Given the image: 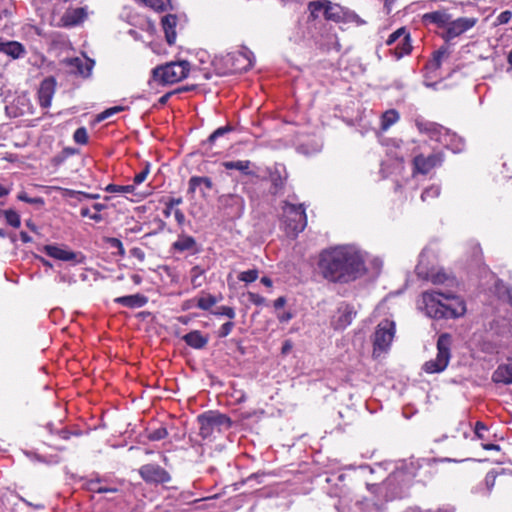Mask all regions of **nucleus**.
Instances as JSON below:
<instances>
[{
  "label": "nucleus",
  "instance_id": "nucleus-44",
  "mask_svg": "<svg viewBox=\"0 0 512 512\" xmlns=\"http://www.w3.org/2000/svg\"><path fill=\"white\" fill-rule=\"evenodd\" d=\"M212 314L215 316H226L229 319H233L236 315L235 310L229 306H220L217 307Z\"/></svg>",
  "mask_w": 512,
  "mask_h": 512
},
{
  "label": "nucleus",
  "instance_id": "nucleus-35",
  "mask_svg": "<svg viewBox=\"0 0 512 512\" xmlns=\"http://www.w3.org/2000/svg\"><path fill=\"white\" fill-rule=\"evenodd\" d=\"M339 10L340 7L338 5L328 1L323 14L328 20L338 21L341 18Z\"/></svg>",
  "mask_w": 512,
  "mask_h": 512
},
{
  "label": "nucleus",
  "instance_id": "nucleus-9",
  "mask_svg": "<svg viewBox=\"0 0 512 512\" xmlns=\"http://www.w3.org/2000/svg\"><path fill=\"white\" fill-rule=\"evenodd\" d=\"M416 273L420 278L429 280L435 285L445 284L448 287H453L456 285V280L445 273L442 269H427L424 263L423 254L420 256V261L416 266Z\"/></svg>",
  "mask_w": 512,
  "mask_h": 512
},
{
  "label": "nucleus",
  "instance_id": "nucleus-59",
  "mask_svg": "<svg viewBox=\"0 0 512 512\" xmlns=\"http://www.w3.org/2000/svg\"><path fill=\"white\" fill-rule=\"evenodd\" d=\"M485 483L490 491L495 484V475L488 473L485 477Z\"/></svg>",
  "mask_w": 512,
  "mask_h": 512
},
{
  "label": "nucleus",
  "instance_id": "nucleus-54",
  "mask_svg": "<svg viewBox=\"0 0 512 512\" xmlns=\"http://www.w3.org/2000/svg\"><path fill=\"white\" fill-rule=\"evenodd\" d=\"M108 242H109V244H110V246H111L112 248H115V249H117V250H118V253H119L121 256H123V255L125 254V249H124V247H123L122 242H121L119 239H117V238H110V239L108 240Z\"/></svg>",
  "mask_w": 512,
  "mask_h": 512
},
{
  "label": "nucleus",
  "instance_id": "nucleus-63",
  "mask_svg": "<svg viewBox=\"0 0 512 512\" xmlns=\"http://www.w3.org/2000/svg\"><path fill=\"white\" fill-rule=\"evenodd\" d=\"M99 197H100L99 194H91V193L83 192L82 200L83 199H98Z\"/></svg>",
  "mask_w": 512,
  "mask_h": 512
},
{
  "label": "nucleus",
  "instance_id": "nucleus-60",
  "mask_svg": "<svg viewBox=\"0 0 512 512\" xmlns=\"http://www.w3.org/2000/svg\"><path fill=\"white\" fill-rule=\"evenodd\" d=\"M286 304V298L281 296V297H278L275 301H274V307L276 309H279L281 307H283L284 305Z\"/></svg>",
  "mask_w": 512,
  "mask_h": 512
},
{
  "label": "nucleus",
  "instance_id": "nucleus-33",
  "mask_svg": "<svg viewBox=\"0 0 512 512\" xmlns=\"http://www.w3.org/2000/svg\"><path fill=\"white\" fill-rule=\"evenodd\" d=\"M450 55L449 47L442 46L434 52L433 59L430 62V66L433 69H438L441 66L443 60L447 59Z\"/></svg>",
  "mask_w": 512,
  "mask_h": 512
},
{
  "label": "nucleus",
  "instance_id": "nucleus-19",
  "mask_svg": "<svg viewBox=\"0 0 512 512\" xmlns=\"http://www.w3.org/2000/svg\"><path fill=\"white\" fill-rule=\"evenodd\" d=\"M56 83L54 79L47 78L42 81L38 90L39 104L42 108H48L51 106L52 98L55 93Z\"/></svg>",
  "mask_w": 512,
  "mask_h": 512
},
{
  "label": "nucleus",
  "instance_id": "nucleus-42",
  "mask_svg": "<svg viewBox=\"0 0 512 512\" xmlns=\"http://www.w3.org/2000/svg\"><path fill=\"white\" fill-rule=\"evenodd\" d=\"M440 195V187L437 185H432L426 188L422 194L421 199L423 202L428 201L429 199L437 198Z\"/></svg>",
  "mask_w": 512,
  "mask_h": 512
},
{
  "label": "nucleus",
  "instance_id": "nucleus-13",
  "mask_svg": "<svg viewBox=\"0 0 512 512\" xmlns=\"http://www.w3.org/2000/svg\"><path fill=\"white\" fill-rule=\"evenodd\" d=\"M139 474L147 483L163 484L171 480L170 474L157 464H146L140 467Z\"/></svg>",
  "mask_w": 512,
  "mask_h": 512
},
{
  "label": "nucleus",
  "instance_id": "nucleus-34",
  "mask_svg": "<svg viewBox=\"0 0 512 512\" xmlns=\"http://www.w3.org/2000/svg\"><path fill=\"white\" fill-rule=\"evenodd\" d=\"M217 302H218V299L215 296H213L211 294H203L197 298L196 306L202 310H209Z\"/></svg>",
  "mask_w": 512,
  "mask_h": 512
},
{
  "label": "nucleus",
  "instance_id": "nucleus-61",
  "mask_svg": "<svg viewBox=\"0 0 512 512\" xmlns=\"http://www.w3.org/2000/svg\"><path fill=\"white\" fill-rule=\"evenodd\" d=\"M292 318V314L290 312H284L280 315H278V319L280 322H288L289 320H291Z\"/></svg>",
  "mask_w": 512,
  "mask_h": 512
},
{
  "label": "nucleus",
  "instance_id": "nucleus-37",
  "mask_svg": "<svg viewBox=\"0 0 512 512\" xmlns=\"http://www.w3.org/2000/svg\"><path fill=\"white\" fill-rule=\"evenodd\" d=\"M204 270L201 269L199 266H194L190 271L191 276V284L194 288H198L203 284L202 278H203Z\"/></svg>",
  "mask_w": 512,
  "mask_h": 512
},
{
  "label": "nucleus",
  "instance_id": "nucleus-56",
  "mask_svg": "<svg viewBox=\"0 0 512 512\" xmlns=\"http://www.w3.org/2000/svg\"><path fill=\"white\" fill-rule=\"evenodd\" d=\"M60 283H67L68 285H72L76 282L75 278L66 273H60L57 278Z\"/></svg>",
  "mask_w": 512,
  "mask_h": 512
},
{
  "label": "nucleus",
  "instance_id": "nucleus-55",
  "mask_svg": "<svg viewBox=\"0 0 512 512\" xmlns=\"http://www.w3.org/2000/svg\"><path fill=\"white\" fill-rule=\"evenodd\" d=\"M64 191V196L66 197H69V198H75L76 200L78 201H82V195H83V192L82 191H76V190H71V189H63Z\"/></svg>",
  "mask_w": 512,
  "mask_h": 512
},
{
  "label": "nucleus",
  "instance_id": "nucleus-6",
  "mask_svg": "<svg viewBox=\"0 0 512 512\" xmlns=\"http://www.w3.org/2000/svg\"><path fill=\"white\" fill-rule=\"evenodd\" d=\"M395 335V323L388 319L382 320L376 328L373 339V354L379 356L381 353L386 352Z\"/></svg>",
  "mask_w": 512,
  "mask_h": 512
},
{
  "label": "nucleus",
  "instance_id": "nucleus-2",
  "mask_svg": "<svg viewBox=\"0 0 512 512\" xmlns=\"http://www.w3.org/2000/svg\"><path fill=\"white\" fill-rule=\"evenodd\" d=\"M419 307L434 319H450L463 316L466 312L464 301L452 292L432 290L422 293Z\"/></svg>",
  "mask_w": 512,
  "mask_h": 512
},
{
  "label": "nucleus",
  "instance_id": "nucleus-57",
  "mask_svg": "<svg viewBox=\"0 0 512 512\" xmlns=\"http://www.w3.org/2000/svg\"><path fill=\"white\" fill-rule=\"evenodd\" d=\"M174 216L179 225L182 226L185 223V220H186L185 215L180 209L174 210Z\"/></svg>",
  "mask_w": 512,
  "mask_h": 512
},
{
  "label": "nucleus",
  "instance_id": "nucleus-26",
  "mask_svg": "<svg viewBox=\"0 0 512 512\" xmlns=\"http://www.w3.org/2000/svg\"><path fill=\"white\" fill-rule=\"evenodd\" d=\"M183 340L194 349H202L207 345L209 338L200 331L194 330L184 335Z\"/></svg>",
  "mask_w": 512,
  "mask_h": 512
},
{
  "label": "nucleus",
  "instance_id": "nucleus-39",
  "mask_svg": "<svg viewBox=\"0 0 512 512\" xmlns=\"http://www.w3.org/2000/svg\"><path fill=\"white\" fill-rule=\"evenodd\" d=\"M145 6L152 8L155 11H164L168 6L169 0H141Z\"/></svg>",
  "mask_w": 512,
  "mask_h": 512
},
{
  "label": "nucleus",
  "instance_id": "nucleus-40",
  "mask_svg": "<svg viewBox=\"0 0 512 512\" xmlns=\"http://www.w3.org/2000/svg\"><path fill=\"white\" fill-rule=\"evenodd\" d=\"M134 190H135L134 185L109 184L105 188V191H107L109 193H132Z\"/></svg>",
  "mask_w": 512,
  "mask_h": 512
},
{
  "label": "nucleus",
  "instance_id": "nucleus-36",
  "mask_svg": "<svg viewBox=\"0 0 512 512\" xmlns=\"http://www.w3.org/2000/svg\"><path fill=\"white\" fill-rule=\"evenodd\" d=\"M233 130V127L231 125H226L224 127H220L216 129L209 137L208 139L203 143V145H213L216 140L219 137H222L226 135L227 133L231 132Z\"/></svg>",
  "mask_w": 512,
  "mask_h": 512
},
{
  "label": "nucleus",
  "instance_id": "nucleus-7",
  "mask_svg": "<svg viewBox=\"0 0 512 512\" xmlns=\"http://www.w3.org/2000/svg\"><path fill=\"white\" fill-rule=\"evenodd\" d=\"M200 423V436L202 438H208L214 434V432H220L221 428H229L231 426V420L220 413H207L198 416Z\"/></svg>",
  "mask_w": 512,
  "mask_h": 512
},
{
  "label": "nucleus",
  "instance_id": "nucleus-10",
  "mask_svg": "<svg viewBox=\"0 0 512 512\" xmlns=\"http://www.w3.org/2000/svg\"><path fill=\"white\" fill-rule=\"evenodd\" d=\"M444 161V156L441 152H436L425 156L423 154L416 155L412 161L413 175L415 174H428L432 169L441 166Z\"/></svg>",
  "mask_w": 512,
  "mask_h": 512
},
{
  "label": "nucleus",
  "instance_id": "nucleus-51",
  "mask_svg": "<svg viewBox=\"0 0 512 512\" xmlns=\"http://www.w3.org/2000/svg\"><path fill=\"white\" fill-rule=\"evenodd\" d=\"M234 328V323L231 322V321H228L226 323H224L221 328L219 329V337H226L228 336L231 331L233 330Z\"/></svg>",
  "mask_w": 512,
  "mask_h": 512
},
{
  "label": "nucleus",
  "instance_id": "nucleus-62",
  "mask_svg": "<svg viewBox=\"0 0 512 512\" xmlns=\"http://www.w3.org/2000/svg\"><path fill=\"white\" fill-rule=\"evenodd\" d=\"M167 202H168V204H170V206H172L174 208L175 206L182 204L183 200L181 197H178V198H170Z\"/></svg>",
  "mask_w": 512,
  "mask_h": 512
},
{
  "label": "nucleus",
  "instance_id": "nucleus-15",
  "mask_svg": "<svg viewBox=\"0 0 512 512\" xmlns=\"http://www.w3.org/2000/svg\"><path fill=\"white\" fill-rule=\"evenodd\" d=\"M62 63L70 73L80 75L82 77H89L95 64L92 59L87 57L66 58Z\"/></svg>",
  "mask_w": 512,
  "mask_h": 512
},
{
  "label": "nucleus",
  "instance_id": "nucleus-31",
  "mask_svg": "<svg viewBox=\"0 0 512 512\" xmlns=\"http://www.w3.org/2000/svg\"><path fill=\"white\" fill-rule=\"evenodd\" d=\"M222 166L227 170H238L244 175H252L250 171L251 162L249 160L225 161Z\"/></svg>",
  "mask_w": 512,
  "mask_h": 512
},
{
  "label": "nucleus",
  "instance_id": "nucleus-14",
  "mask_svg": "<svg viewBox=\"0 0 512 512\" xmlns=\"http://www.w3.org/2000/svg\"><path fill=\"white\" fill-rule=\"evenodd\" d=\"M268 175L271 182L270 192L273 195L282 193L288 178L285 165L281 163L274 164L268 169Z\"/></svg>",
  "mask_w": 512,
  "mask_h": 512
},
{
  "label": "nucleus",
  "instance_id": "nucleus-3",
  "mask_svg": "<svg viewBox=\"0 0 512 512\" xmlns=\"http://www.w3.org/2000/svg\"><path fill=\"white\" fill-rule=\"evenodd\" d=\"M212 64L219 75L244 72L252 67L253 54L247 48H242L226 55L215 56Z\"/></svg>",
  "mask_w": 512,
  "mask_h": 512
},
{
  "label": "nucleus",
  "instance_id": "nucleus-45",
  "mask_svg": "<svg viewBox=\"0 0 512 512\" xmlns=\"http://www.w3.org/2000/svg\"><path fill=\"white\" fill-rule=\"evenodd\" d=\"M73 139L77 144L84 145L88 142V133L85 127L76 129L73 135Z\"/></svg>",
  "mask_w": 512,
  "mask_h": 512
},
{
  "label": "nucleus",
  "instance_id": "nucleus-49",
  "mask_svg": "<svg viewBox=\"0 0 512 512\" xmlns=\"http://www.w3.org/2000/svg\"><path fill=\"white\" fill-rule=\"evenodd\" d=\"M149 168H150V165L146 164L145 168L141 172H139L138 174L135 175V177L133 179V182L135 185H139L146 180V178L150 172Z\"/></svg>",
  "mask_w": 512,
  "mask_h": 512
},
{
  "label": "nucleus",
  "instance_id": "nucleus-1",
  "mask_svg": "<svg viewBox=\"0 0 512 512\" xmlns=\"http://www.w3.org/2000/svg\"><path fill=\"white\" fill-rule=\"evenodd\" d=\"M366 253L355 245H338L321 252L318 267L330 282L348 283L366 272Z\"/></svg>",
  "mask_w": 512,
  "mask_h": 512
},
{
  "label": "nucleus",
  "instance_id": "nucleus-30",
  "mask_svg": "<svg viewBox=\"0 0 512 512\" xmlns=\"http://www.w3.org/2000/svg\"><path fill=\"white\" fill-rule=\"evenodd\" d=\"M202 186L207 189H212V180L209 177L193 176L188 182V193L194 194L196 190Z\"/></svg>",
  "mask_w": 512,
  "mask_h": 512
},
{
  "label": "nucleus",
  "instance_id": "nucleus-8",
  "mask_svg": "<svg viewBox=\"0 0 512 512\" xmlns=\"http://www.w3.org/2000/svg\"><path fill=\"white\" fill-rule=\"evenodd\" d=\"M282 208L285 221L292 232H302L307 225V217L303 205H295L285 201Z\"/></svg>",
  "mask_w": 512,
  "mask_h": 512
},
{
  "label": "nucleus",
  "instance_id": "nucleus-22",
  "mask_svg": "<svg viewBox=\"0 0 512 512\" xmlns=\"http://www.w3.org/2000/svg\"><path fill=\"white\" fill-rule=\"evenodd\" d=\"M450 14L446 10H437L423 15V21L426 24H436L439 27L448 26Z\"/></svg>",
  "mask_w": 512,
  "mask_h": 512
},
{
  "label": "nucleus",
  "instance_id": "nucleus-53",
  "mask_svg": "<svg viewBox=\"0 0 512 512\" xmlns=\"http://www.w3.org/2000/svg\"><path fill=\"white\" fill-rule=\"evenodd\" d=\"M18 199L21 201H24L29 204H43V199L36 197V198H30L26 193H20L18 195Z\"/></svg>",
  "mask_w": 512,
  "mask_h": 512
},
{
  "label": "nucleus",
  "instance_id": "nucleus-28",
  "mask_svg": "<svg viewBox=\"0 0 512 512\" xmlns=\"http://www.w3.org/2000/svg\"><path fill=\"white\" fill-rule=\"evenodd\" d=\"M492 378L496 383L512 384V363L500 365Z\"/></svg>",
  "mask_w": 512,
  "mask_h": 512
},
{
  "label": "nucleus",
  "instance_id": "nucleus-4",
  "mask_svg": "<svg viewBox=\"0 0 512 512\" xmlns=\"http://www.w3.org/2000/svg\"><path fill=\"white\" fill-rule=\"evenodd\" d=\"M451 336L447 333L441 334L437 340V355L435 359L427 361L423 369L427 373H440L446 369L449 364L451 354Z\"/></svg>",
  "mask_w": 512,
  "mask_h": 512
},
{
  "label": "nucleus",
  "instance_id": "nucleus-11",
  "mask_svg": "<svg viewBox=\"0 0 512 512\" xmlns=\"http://www.w3.org/2000/svg\"><path fill=\"white\" fill-rule=\"evenodd\" d=\"M476 22L477 19L473 17H460L453 21L450 19L442 37L445 41H450L470 30L475 26Z\"/></svg>",
  "mask_w": 512,
  "mask_h": 512
},
{
  "label": "nucleus",
  "instance_id": "nucleus-41",
  "mask_svg": "<svg viewBox=\"0 0 512 512\" xmlns=\"http://www.w3.org/2000/svg\"><path fill=\"white\" fill-rule=\"evenodd\" d=\"M88 489L95 493H114L117 491L116 488L100 486V482L98 480L90 481L88 483Z\"/></svg>",
  "mask_w": 512,
  "mask_h": 512
},
{
  "label": "nucleus",
  "instance_id": "nucleus-47",
  "mask_svg": "<svg viewBox=\"0 0 512 512\" xmlns=\"http://www.w3.org/2000/svg\"><path fill=\"white\" fill-rule=\"evenodd\" d=\"M124 110H125V108L123 106H114V107L108 108L97 116V120L103 121V120L115 115L116 113L122 112Z\"/></svg>",
  "mask_w": 512,
  "mask_h": 512
},
{
  "label": "nucleus",
  "instance_id": "nucleus-43",
  "mask_svg": "<svg viewBox=\"0 0 512 512\" xmlns=\"http://www.w3.org/2000/svg\"><path fill=\"white\" fill-rule=\"evenodd\" d=\"M168 436V431L165 427L161 426L148 433V439L151 441H159Z\"/></svg>",
  "mask_w": 512,
  "mask_h": 512
},
{
  "label": "nucleus",
  "instance_id": "nucleus-18",
  "mask_svg": "<svg viewBox=\"0 0 512 512\" xmlns=\"http://www.w3.org/2000/svg\"><path fill=\"white\" fill-rule=\"evenodd\" d=\"M220 204L229 208L230 214L234 217H240L244 211L245 202L244 199L237 194H225L219 198Z\"/></svg>",
  "mask_w": 512,
  "mask_h": 512
},
{
  "label": "nucleus",
  "instance_id": "nucleus-27",
  "mask_svg": "<svg viewBox=\"0 0 512 512\" xmlns=\"http://www.w3.org/2000/svg\"><path fill=\"white\" fill-rule=\"evenodd\" d=\"M114 301L125 307L140 308L147 303V297L141 294H134L118 297Z\"/></svg>",
  "mask_w": 512,
  "mask_h": 512
},
{
  "label": "nucleus",
  "instance_id": "nucleus-46",
  "mask_svg": "<svg viewBox=\"0 0 512 512\" xmlns=\"http://www.w3.org/2000/svg\"><path fill=\"white\" fill-rule=\"evenodd\" d=\"M258 278V270L257 269H251L244 272H241L238 276V279L240 281L251 283L254 282Z\"/></svg>",
  "mask_w": 512,
  "mask_h": 512
},
{
  "label": "nucleus",
  "instance_id": "nucleus-24",
  "mask_svg": "<svg viewBox=\"0 0 512 512\" xmlns=\"http://www.w3.org/2000/svg\"><path fill=\"white\" fill-rule=\"evenodd\" d=\"M0 52L5 53L13 59H18L26 54V49L17 41H0Z\"/></svg>",
  "mask_w": 512,
  "mask_h": 512
},
{
  "label": "nucleus",
  "instance_id": "nucleus-58",
  "mask_svg": "<svg viewBox=\"0 0 512 512\" xmlns=\"http://www.w3.org/2000/svg\"><path fill=\"white\" fill-rule=\"evenodd\" d=\"M486 429H487L486 426L482 422L478 421L476 423V425H475V435H476V437L479 438V439H482L483 438L482 431H484Z\"/></svg>",
  "mask_w": 512,
  "mask_h": 512
},
{
  "label": "nucleus",
  "instance_id": "nucleus-16",
  "mask_svg": "<svg viewBox=\"0 0 512 512\" xmlns=\"http://www.w3.org/2000/svg\"><path fill=\"white\" fill-rule=\"evenodd\" d=\"M416 126L420 133L426 134L431 140H435L441 144L444 142V137H450L448 135V129L437 123L416 121Z\"/></svg>",
  "mask_w": 512,
  "mask_h": 512
},
{
  "label": "nucleus",
  "instance_id": "nucleus-20",
  "mask_svg": "<svg viewBox=\"0 0 512 512\" xmlns=\"http://www.w3.org/2000/svg\"><path fill=\"white\" fill-rule=\"evenodd\" d=\"M88 16L87 9L84 7L69 8L63 14L61 21L63 26H76L83 22Z\"/></svg>",
  "mask_w": 512,
  "mask_h": 512
},
{
  "label": "nucleus",
  "instance_id": "nucleus-21",
  "mask_svg": "<svg viewBox=\"0 0 512 512\" xmlns=\"http://www.w3.org/2000/svg\"><path fill=\"white\" fill-rule=\"evenodd\" d=\"M43 251L48 256L61 261H73L76 259V254L73 251L57 245H45Z\"/></svg>",
  "mask_w": 512,
  "mask_h": 512
},
{
  "label": "nucleus",
  "instance_id": "nucleus-64",
  "mask_svg": "<svg viewBox=\"0 0 512 512\" xmlns=\"http://www.w3.org/2000/svg\"><path fill=\"white\" fill-rule=\"evenodd\" d=\"M80 214L82 217H89L91 216L90 210L88 207H82L80 210Z\"/></svg>",
  "mask_w": 512,
  "mask_h": 512
},
{
  "label": "nucleus",
  "instance_id": "nucleus-12",
  "mask_svg": "<svg viewBox=\"0 0 512 512\" xmlns=\"http://www.w3.org/2000/svg\"><path fill=\"white\" fill-rule=\"evenodd\" d=\"M398 41H403V48H394L393 54L397 60L401 59L403 56L408 55L412 50L411 38L409 32L406 28L401 27L391 33L386 40L387 46L396 45Z\"/></svg>",
  "mask_w": 512,
  "mask_h": 512
},
{
  "label": "nucleus",
  "instance_id": "nucleus-52",
  "mask_svg": "<svg viewBox=\"0 0 512 512\" xmlns=\"http://www.w3.org/2000/svg\"><path fill=\"white\" fill-rule=\"evenodd\" d=\"M248 299L251 303H253L257 306L263 305L266 302L264 297H262L261 295H259L257 293H253V292L248 293Z\"/></svg>",
  "mask_w": 512,
  "mask_h": 512
},
{
  "label": "nucleus",
  "instance_id": "nucleus-32",
  "mask_svg": "<svg viewBox=\"0 0 512 512\" xmlns=\"http://www.w3.org/2000/svg\"><path fill=\"white\" fill-rule=\"evenodd\" d=\"M399 118V113L395 109L387 110L382 114L381 117V129L386 131L392 125H394L399 120Z\"/></svg>",
  "mask_w": 512,
  "mask_h": 512
},
{
  "label": "nucleus",
  "instance_id": "nucleus-29",
  "mask_svg": "<svg viewBox=\"0 0 512 512\" xmlns=\"http://www.w3.org/2000/svg\"><path fill=\"white\" fill-rule=\"evenodd\" d=\"M448 135L450 137H444V142L442 145H444L446 148L452 150L454 153H459L464 149L465 143L463 138L458 136L457 134L451 132L448 130Z\"/></svg>",
  "mask_w": 512,
  "mask_h": 512
},
{
  "label": "nucleus",
  "instance_id": "nucleus-5",
  "mask_svg": "<svg viewBox=\"0 0 512 512\" xmlns=\"http://www.w3.org/2000/svg\"><path fill=\"white\" fill-rule=\"evenodd\" d=\"M189 73L187 61L171 62L153 70L154 79L163 84H173L186 78Z\"/></svg>",
  "mask_w": 512,
  "mask_h": 512
},
{
  "label": "nucleus",
  "instance_id": "nucleus-17",
  "mask_svg": "<svg viewBox=\"0 0 512 512\" xmlns=\"http://www.w3.org/2000/svg\"><path fill=\"white\" fill-rule=\"evenodd\" d=\"M355 315L356 312L351 305L342 303L338 307L336 315L333 317L332 325L336 329H344L351 324Z\"/></svg>",
  "mask_w": 512,
  "mask_h": 512
},
{
  "label": "nucleus",
  "instance_id": "nucleus-48",
  "mask_svg": "<svg viewBox=\"0 0 512 512\" xmlns=\"http://www.w3.org/2000/svg\"><path fill=\"white\" fill-rule=\"evenodd\" d=\"M328 1H312L309 3V9L312 14L324 12Z\"/></svg>",
  "mask_w": 512,
  "mask_h": 512
},
{
  "label": "nucleus",
  "instance_id": "nucleus-25",
  "mask_svg": "<svg viewBox=\"0 0 512 512\" xmlns=\"http://www.w3.org/2000/svg\"><path fill=\"white\" fill-rule=\"evenodd\" d=\"M166 40L169 45H173L176 40V25H177V18L175 15L168 14L164 16L161 20Z\"/></svg>",
  "mask_w": 512,
  "mask_h": 512
},
{
  "label": "nucleus",
  "instance_id": "nucleus-23",
  "mask_svg": "<svg viewBox=\"0 0 512 512\" xmlns=\"http://www.w3.org/2000/svg\"><path fill=\"white\" fill-rule=\"evenodd\" d=\"M173 249L178 252L188 251L192 254L198 251L196 240L189 235L181 234L172 245Z\"/></svg>",
  "mask_w": 512,
  "mask_h": 512
},
{
  "label": "nucleus",
  "instance_id": "nucleus-38",
  "mask_svg": "<svg viewBox=\"0 0 512 512\" xmlns=\"http://www.w3.org/2000/svg\"><path fill=\"white\" fill-rule=\"evenodd\" d=\"M3 214H4L6 222L9 225H11L14 228H18L20 226V224H21L20 216L16 211L9 209V210H5L3 212Z\"/></svg>",
  "mask_w": 512,
  "mask_h": 512
},
{
  "label": "nucleus",
  "instance_id": "nucleus-50",
  "mask_svg": "<svg viewBox=\"0 0 512 512\" xmlns=\"http://www.w3.org/2000/svg\"><path fill=\"white\" fill-rule=\"evenodd\" d=\"M512 18V12L510 10L502 11L496 18V23L499 25L508 23Z\"/></svg>",
  "mask_w": 512,
  "mask_h": 512
}]
</instances>
